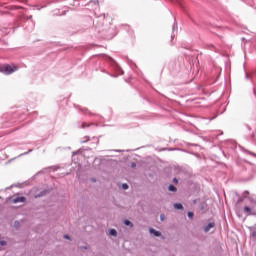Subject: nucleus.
Wrapping results in <instances>:
<instances>
[{
  "label": "nucleus",
  "mask_w": 256,
  "mask_h": 256,
  "mask_svg": "<svg viewBox=\"0 0 256 256\" xmlns=\"http://www.w3.org/2000/svg\"><path fill=\"white\" fill-rule=\"evenodd\" d=\"M17 69L18 68L15 65L4 64L0 66V73H4V75H11V73H15Z\"/></svg>",
  "instance_id": "nucleus-1"
},
{
  "label": "nucleus",
  "mask_w": 256,
  "mask_h": 256,
  "mask_svg": "<svg viewBox=\"0 0 256 256\" xmlns=\"http://www.w3.org/2000/svg\"><path fill=\"white\" fill-rule=\"evenodd\" d=\"M213 227H215V224L213 222H210L207 226L204 227L205 233H209V231H211Z\"/></svg>",
  "instance_id": "nucleus-2"
},
{
  "label": "nucleus",
  "mask_w": 256,
  "mask_h": 256,
  "mask_svg": "<svg viewBox=\"0 0 256 256\" xmlns=\"http://www.w3.org/2000/svg\"><path fill=\"white\" fill-rule=\"evenodd\" d=\"M244 212L247 213V215H253V216H256V212H252L251 211V208L249 206H245L244 207Z\"/></svg>",
  "instance_id": "nucleus-3"
},
{
  "label": "nucleus",
  "mask_w": 256,
  "mask_h": 256,
  "mask_svg": "<svg viewBox=\"0 0 256 256\" xmlns=\"http://www.w3.org/2000/svg\"><path fill=\"white\" fill-rule=\"evenodd\" d=\"M13 203H25V197H17L13 199Z\"/></svg>",
  "instance_id": "nucleus-4"
},
{
  "label": "nucleus",
  "mask_w": 256,
  "mask_h": 256,
  "mask_svg": "<svg viewBox=\"0 0 256 256\" xmlns=\"http://www.w3.org/2000/svg\"><path fill=\"white\" fill-rule=\"evenodd\" d=\"M150 233L152 235H154L155 237H161V232H159V231H157V230H155L153 228H150Z\"/></svg>",
  "instance_id": "nucleus-5"
},
{
  "label": "nucleus",
  "mask_w": 256,
  "mask_h": 256,
  "mask_svg": "<svg viewBox=\"0 0 256 256\" xmlns=\"http://www.w3.org/2000/svg\"><path fill=\"white\" fill-rule=\"evenodd\" d=\"M109 235H111L112 237H117V230H115V229H110V230H109Z\"/></svg>",
  "instance_id": "nucleus-6"
},
{
  "label": "nucleus",
  "mask_w": 256,
  "mask_h": 256,
  "mask_svg": "<svg viewBox=\"0 0 256 256\" xmlns=\"http://www.w3.org/2000/svg\"><path fill=\"white\" fill-rule=\"evenodd\" d=\"M174 209H183V204H181V203H175V204H174Z\"/></svg>",
  "instance_id": "nucleus-7"
},
{
  "label": "nucleus",
  "mask_w": 256,
  "mask_h": 256,
  "mask_svg": "<svg viewBox=\"0 0 256 256\" xmlns=\"http://www.w3.org/2000/svg\"><path fill=\"white\" fill-rule=\"evenodd\" d=\"M124 225H127L129 227H133V222L129 221V220H125L124 221Z\"/></svg>",
  "instance_id": "nucleus-8"
},
{
  "label": "nucleus",
  "mask_w": 256,
  "mask_h": 256,
  "mask_svg": "<svg viewBox=\"0 0 256 256\" xmlns=\"http://www.w3.org/2000/svg\"><path fill=\"white\" fill-rule=\"evenodd\" d=\"M168 189H169V191H177V188L175 186H173V185H170L168 187Z\"/></svg>",
  "instance_id": "nucleus-9"
},
{
  "label": "nucleus",
  "mask_w": 256,
  "mask_h": 256,
  "mask_svg": "<svg viewBox=\"0 0 256 256\" xmlns=\"http://www.w3.org/2000/svg\"><path fill=\"white\" fill-rule=\"evenodd\" d=\"M122 189H124V191L127 190V189H129V185H127V184H122Z\"/></svg>",
  "instance_id": "nucleus-10"
},
{
  "label": "nucleus",
  "mask_w": 256,
  "mask_h": 256,
  "mask_svg": "<svg viewBox=\"0 0 256 256\" xmlns=\"http://www.w3.org/2000/svg\"><path fill=\"white\" fill-rule=\"evenodd\" d=\"M0 245H1V247H5V245H7V242L6 241H0Z\"/></svg>",
  "instance_id": "nucleus-11"
},
{
  "label": "nucleus",
  "mask_w": 256,
  "mask_h": 256,
  "mask_svg": "<svg viewBox=\"0 0 256 256\" xmlns=\"http://www.w3.org/2000/svg\"><path fill=\"white\" fill-rule=\"evenodd\" d=\"M193 212H188V217L190 218V219H193Z\"/></svg>",
  "instance_id": "nucleus-12"
},
{
  "label": "nucleus",
  "mask_w": 256,
  "mask_h": 256,
  "mask_svg": "<svg viewBox=\"0 0 256 256\" xmlns=\"http://www.w3.org/2000/svg\"><path fill=\"white\" fill-rule=\"evenodd\" d=\"M173 183H179V180H177V178H174Z\"/></svg>",
  "instance_id": "nucleus-13"
},
{
  "label": "nucleus",
  "mask_w": 256,
  "mask_h": 256,
  "mask_svg": "<svg viewBox=\"0 0 256 256\" xmlns=\"http://www.w3.org/2000/svg\"><path fill=\"white\" fill-rule=\"evenodd\" d=\"M85 127H87V124L83 123L82 128L85 129Z\"/></svg>",
  "instance_id": "nucleus-14"
},
{
  "label": "nucleus",
  "mask_w": 256,
  "mask_h": 256,
  "mask_svg": "<svg viewBox=\"0 0 256 256\" xmlns=\"http://www.w3.org/2000/svg\"><path fill=\"white\" fill-rule=\"evenodd\" d=\"M160 217H161L162 221L165 219V215H163V214Z\"/></svg>",
  "instance_id": "nucleus-15"
},
{
  "label": "nucleus",
  "mask_w": 256,
  "mask_h": 256,
  "mask_svg": "<svg viewBox=\"0 0 256 256\" xmlns=\"http://www.w3.org/2000/svg\"><path fill=\"white\" fill-rule=\"evenodd\" d=\"M14 226L19 227V222H15Z\"/></svg>",
  "instance_id": "nucleus-16"
},
{
  "label": "nucleus",
  "mask_w": 256,
  "mask_h": 256,
  "mask_svg": "<svg viewBox=\"0 0 256 256\" xmlns=\"http://www.w3.org/2000/svg\"><path fill=\"white\" fill-rule=\"evenodd\" d=\"M64 237H65V239H69V236H67V235H65Z\"/></svg>",
  "instance_id": "nucleus-17"
}]
</instances>
